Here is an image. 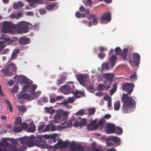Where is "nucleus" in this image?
Returning <instances> with one entry per match:
<instances>
[{"label": "nucleus", "mask_w": 151, "mask_h": 151, "mask_svg": "<svg viewBox=\"0 0 151 151\" xmlns=\"http://www.w3.org/2000/svg\"><path fill=\"white\" fill-rule=\"evenodd\" d=\"M134 85L132 83L125 82L122 86V90L127 93V94L124 93L122 98V101L123 104L122 109L125 113H130L133 111L136 107L135 100L132 99V97H129L128 94L130 95L133 91Z\"/></svg>", "instance_id": "1"}, {"label": "nucleus", "mask_w": 151, "mask_h": 151, "mask_svg": "<svg viewBox=\"0 0 151 151\" xmlns=\"http://www.w3.org/2000/svg\"><path fill=\"white\" fill-rule=\"evenodd\" d=\"M75 87L74 85H65L61 86L60 88L62 91L66 92L69 93H73L74 96L76 99L81 98L82 96L84 97L85 95L84 94V92L81 91H77L74 92V90Z\"/></svg>", "instance_id": "2"}, {"label": "nucleus", "mask_w": 151, "mask_h": 151, "mask_svg": "<svg viewBox=\"0 0 151 151\" xmlns=\"http://www.w3.org/2000/svg\"><path fill=\"white\" fill-rule=\"evenodd\" d=\"M31 26V29L34 30H38L39 27V24L36 23L32 25L30 23L22 21L19 22V34H24L28 32L29 27Z\"/></svg>", "instance_id": "3"}, {"label": "nucleus", "mask_w": 151, "mask_h": 151, "mask_svg": "<svg viewBox=\"0 0 151 151\" xmlns=\"http://www.w3.org/2000/svg\"><path fill=\"white\" fill-rule=\"evenodd\" d=\"M16 29V26L10 22H5L3 23L2 32L3 33H12Z\"/></svg>", "instance_id": "4"}, {"label": "nucleus", "mask_w": 151, "mask_h": 151, "mask_svg": "<svg viewBox=\"0 0 151 151\" xmlns=\"http://www.w3.org/2000/svg\"><path fill=\"white\" fill-rule=\"evenodd\" d=\"M35 139L34 136L31 135L29 137H24L19 138V141H21V144H26L28 147H31L34 145Z\"/></svg>", "instance_id": "5"}, {"label": "nucleus", "mask_w": 151, "mask_h": 151, "mask_svg": "<svg viewBox=\"0 0 151 151\" xmlns=\"http://www.w3.org/2000/svg\"><path fill=\"white\" fill-rule=\"evenodd\" d=\"M36 144L41 148H51L52 147V146H48V145H46V140L40 135L37 137V139L35 140Z\"/></svg>", "instance_id": "6"}, {"label": "nucleus", "mask_w": 151, "mask_h": 151, "mask_svg": "<svg viewBox=\"0 0 151 151\" xmlns=\"http://www.w3.org/2000/svg\"><path fill=\"white\" fill-rule=\"evenodd\" d=\"M104 78L106 79L104 83L107 85V89H109L110 87L112 81L114 77V75L111 73H106L104 74Z\"/></svg>", "instance_id": "7"}, {"label": "nucleus", "mask_w": 151, "mask_h": 151, "mask_svg": "<svg viewBox=\"0 0 151 151\" xmlns=\"http://www.w3.org/2000/svg\"><path fill=\"white\" fill-rule=\"evenodd\" d=\"M133 61L130 60L129 61V63L132 66L135 67L139 64L140 61V56L138 54L135 53L133 55Z\"/></svg>", "instance_id": "8"}, {"label": "nucleus", "mask_w": 151, "mask_h": 151, "mask_svg": "<svg viewBox=\"0 0 151 151\" xmlns=\"http://www.w3.org/2000/svg\"><path fill=\"white\" fill-rule=\"evenodd\" d=\"M87 76L86 75L83 74H79L77 76V79L80 84L85 86L86 82L87 81Z\"/></svg>", "instance_id": "9"}, {"label": "nucleus", "mask_w": 151, "mask_h": 151, "mask_svg": "<svg viewBox=\"0 0 151 151\" xmlns=\"http://www.w3.org/2000/svg\"><path fill=\"white\" fill-rule=\"evenodd\" d=\"M101 17L100 22L102 23L105 21L109 22L111 19V14L109 12L103 14Z\"/></svg>", "instance_id": "10"}, {"label": "nucleus", "mask_w": 151, "mask_h": 151, "mask_svg": "<svg viewBox=\"0 0 151 151\" xmlns=\"http://www.w3.org/2000/svg\"><path fill=\"white\" fill-rule=\"evenodd\" d=\"M19 93V99H23L24 100L30 101L34 99V98L29 93Z\"/></svg>", "instance_id": "11"}, {"label": "nucleus", "mask_w": 151, "mask_h": 151, "mask_svg": "<svg viewBox=\"0 0 151 151\" xmlns=\"http://www.w3.org/2000/svg\"><path fill=\"white\" fill-rule=\"evenodd\" d=\"M115 129V126L113 124H109L106 126L105 130L107 134H109L114 133Z\"/></svg>", "instance_id": "12"}, {"label": "nucleus", "mask_w": 151, "mask_h": 151, "mask_svg": "<svg viewBox=\"0 0 151 151\" xmlns=\"http://www.w3.org/2000/svg\"><path fill=\"white\" fill-rule=\"evenodd\" d=\"M2 144L3 145H5L6 143H8V141H9L10 142L15 145H17L18 144V142L17 140L14 138H2Z\"/></svg>", "instance_id": "13"}, {"label": "nucleus", "mask_w": 151, "mask_h": 151, "mask_svg": "<svg viewBox=\"0 0 151 151\" xmlns=\"http://www.w3.org/2000/svg\"><path fill=\"white\" fill-rule=\"evenodd\" d=\"M6 67L9 70H10L11 72H12L13 74H16L17 71V67L15 64L12 63H9Z\"/></svg>", "instance_id": "14"}, {"label": "nucleus", "mask_w": 151, "mask_h": 151, "mask_svg": "<svg viewBox=\"0 0 151 151\" xmlns=\"http://www.w3.org/2000/svg\"><path fill=\"white\" fill-rule=\"evenodd\" d=\"M87 124L86 120L85 119H83L81 122L76 121L74 124V126L75 127H82L83 126H85Z\"/></svg>", "instance_id": "15"}, {"label": "nucleus", "mask_w": 151, "mask_h": 151, "mask_svg": "<svg viewBox=\"0 0 151 151\" xmlns=\"http://www.w3.org/2000/svg\"><path fill=\"white\" fill-rule=\"evenodd\" d=\"M30 40L28 37L24 36L19 38V44L26 45L30 43Z\"/></svg>", "instance_id": "16"}, {"label": "nucleus", "mask_w": 151, "mask_h": 151, "mask_svg": "<svg viewBox=\"0 0 151 151\" xmlns=\"http://www.w3.org/2000/svg\"><path fill=\"white\" fill-rule=\"evenodd\" d=\"M58 3L57 2H52L47 4L45 6L46 8L48 10H51L55 7L57 9Z\"/></svg>", "instance_id": "17"}, {"label": "nucleus", "mask_w": 151, "mask_h": 151, "mask_svg": "<svg viewBox=\"0 0 151 151\" xmlns=\"http://www.w3.org/2000/svg\"><path fill=\"white\" fill-rule=\"evenodd\" d=\"M5 145H3L8 148V151H18L17 147L14 145L10 144L9 143H6Z\"/></svg>", "instance_id": "18"}, {"label": "nucleus", "mask_w": 151, "mask_h": 151, "mask_svg": "<svg viewBox=\"0 0 151 151\" xmlns=\"http://www.w3.org/2000/svg\"><path fill=\"white\" fill-rule=\"evenodd\" d=\"M99 127L98 124H96L95 125L90 123L87 125V129L88 130L93 131L96 130Z\"/></svg>", "instance_id": "19"}, {"label": "nucleus", "mask_w": 151, "mask_h": 151, "mask_svg": "<svg viewBox=\"0 0 151 151\" xmlns=\"http://www.w3.org/2000/svg\"><path fill=\"white\" fill-rule=\"evenodd\" d=\"M110 139L112 142H114L116 146L120 145L121 144V139L118 137H111Z\"/></svg>", "instance_id": "20"}, {"label": "nucleus", "mask_w": 151, "mask_h": 151, "mask_svg": "<svg viewBox=\"0 0 151 151\" xmlns=\"http://www.w3.org/2000/svg\"><path fill=\"white\" fill-rule=\"evenodd\" d=\"M14 132L16 133L19 132V116L17 117L15 119L14 127Z\"/></svg>", "instance_id": "21"}, {"label": "nucleus", "mask_w": 151, "mask_h": 151, "mask_svg": "<svg viewBox=\"0 0 151 151\" xmlns=\"http://www.w3.org/2000/svg\"><path fill=\"white\" fill-rule=\"evenodd\" d=\"M58 144L60 145V148L65 149L69 145L68 141H63L61 140L58 141Z\"/></svg>", "instance_id": "22"}, {"label": "nucleus", "mask_w": 151, "mask_h": 151, "mask_svg": "<svg viewBox=\"0 0 151 151\" xmlns=\"http://www.w3.org/2000/svg\"><path fill=\"white\" fill-rule=\"evenodd\" d=\"M1 71L5 76L10 77L12 76L13 75L12 73V72H11L10 70H9L8 68H7L6 66L5 68L2 69Z\"/></svg>", "instance_id": "23"}, {"label": "nucleus", "mask_w": 151, "mask_h": 151, "mask_svg": "<svg viewBox=\"0 0 151 151\" xmlns=\"http://www.w3.org/2000/svg\"><path fill=\"white\" fill-rule=\"evenodd\" d=\"M1 38L2 40L0 41V44H2L4 45L5 42L9 41L10 40L9 37H8L6 34L2 35Z\"/></svg>", "instance_id": "24"}, {"label": "nucleus", "mask_w": 151, "mask_h": 151, "mask_svg": "<svg viewBox=\"0 0 151 151\" xmlns=\"http://www.w3.org/2000/svg\"><path fill=\"white\" fill-rule=\"evenodd\" d=\"M26 85H24L23 86L22 92L26 91L31 93L30 85L31 83L29 82L28 83H26Z\"/></svg>", "instance_id": "25"}, {"label": "nucleus", "mask_w": 151, "mask_h": 151, "mask_svg": "<svg viewBox=\"0 0 151 151\" xmlns=\"http://www.w3.org/2000/svg\"><path fill=\"white\" fill-rule=\"evenodd\" d=\"M23 84L28 83L29 82L28 81V78L25 76L22 75H19V82Z\"/></svg>", "instance_id": "26"}, {"label": "nucleus", "mask_w": 151, "mask_h": 151, "mask_svg": "<svg viewBox=\"0 0 151 151\" xmlns=\"http://www.w3.org/2000/svg\"><path fill=\"white\" fill-rule=\"evenodd\" d=\"M116 56L114 55H112L109 58L110 63L111 64V66L113 68L116 64Z\"/></svg>", "instance_id": "27"}, {"label": "nucleus", "mask_w": 151, "mask_h": 151, "mask_svg": "<svg viewBox=\"0 0 151 151\" xmlns=\"http://www.w3.org/2000/svg\"><path fill=\"white\" fill-rule=\"evenodd\" d=\"M54 119L55 123L61 122L63 120V119L62 118V116L59 114L55 116Z\"/></svg>", "instance_id": "28"}, {"label": "nucleus", "mask_w": 151, "mask_h": 151, "mask_svg": "<svg viewBox=\"0 0 151 151\" xmlns=\"http://www.w3.org/2000/svg\"><path fill=\"white\" fill-rule=\"evenodd\" d=\"M67 77L66 76H61L57 80V81L56 84L58 85H60L63 83V82L65 81Z\"/></svg>", "instance_id": "29"}, {"label": "nucleus", "mask_w": 151, "mask_h": 151, "mask_svg": "<svg viewBox=\"0 0 151 151\" xmlns=\"http://www.w3.org/2000/svg\"><path fill=\"white\" fill-rule=\"evenodd\" d=\"M30 3V5L31 6H35V4L40 3L41 0H28Z\"/></svg>", "instance_id": "30"}, {"label": "nucleus", "mask_w": 151, "mask_h": 151, "mask_svg": "<svg viewBox=\"0 0 151 151\" xmlns=\"http://www.w3.org/2000/svg\"><path fill=\"white\" fill-rule=\"evenodd\" d=\"M128 52V49L127 48L123 49V52L122 55V58L124 60L127 59V53Z\"/></svg>", "instance_id": "31"}, {"label": "nucleus", "mask_w": 151, "mask_h": 151, "mask_svg": "<svg viewBox=\"0 0 151 151\" xmlns=\"http://www.w3.org/2000/svg\"><path fill=\"white\" fill-rule=\"evenodd\" d=\"M4 100L5 101V103L8 108L9 111H13V109L11 103L9 100L6 99H5Z\"/></svg>", "instance_id": "32"}, {"label": "nucleus", "mask_w": 151, "mask_h": 151, "mask_svg": "<svg viewBox=\"0 0 151 151\" xmlns=\"http://www.w3.org/2000/svg\"><path fill=\"white\" fill-rule=\"evenodd\" d=\"M19 52V50H14L11 55V60H14L17 57V54Z\"/></svg>", "instance_id": "33"}, {"label": "nucleus", "mask_w": 151, "mask_h": 151, "mask_svg": "<svg viewBox=\"0 0 151 151\" xmlns=\"http://www.w3.org/2000/svg\"><path fill=\"white\" fill-rule=\"evenodd\" d=\"M114 109L115 110L117 111L119 110L120 109V104L119 101H115L114 104Z\"/></svg>", "instance_id": "34"}, {"label": "nucleus", "mask_w": 151, "mask_h": 151, "mask_svg": "<svg viewBox=\"0 0 151 151\" xmlns=\"http://www.w3.org/2000/svg\"><path fill=\"white\" fill-rule=\"evenodd\" d=\"M10 17L13 18H16L17 19H19V12H13L9 16Z\"/></svg>", "instance_id": "35"}, {"label": "nucleus", "mask_w": 151, "mask_h": 151, "mask_svg": "<svg viewBox=\"0 0 151 151\" xmlns=\"http://www.w3.org/2000/svg\"><path fill=\"white\" fill-rule=\"evenodd\" d=\"M77 146L76 142L74 141L70 142V148L73 151L76 150Z\"/></svg>", "instance_id": "36"}, {"label": "nucleus", "mask_w": 151, "mask_h": 151, "mask_svg": "<svg viewBox=\"0 0 151 151\" xmlns=\"http://www.w3.org/2000/svg\"><path fill=\"white\" fill-rule=\"evenodd\" d=\"M20 125V127H19V132L22 131L21 128L24 129H27L28 127V125L24 122L21 124Z\"/></svg>", "instance_id": "37"}, {"label": "nucleus", "mask_w": 151, "mask_h": 151, "mask_svg": "<svg viewBox=\"0 0 151 151\" xmlns=\"http://www.w3.org/2000/svg\"><path fill=\"white\" fill-rule=\"evenodd\" d=\"M36 127L34 125H30L27 129V131L30 132H34L35 130Z\"/></svg>", "instance_id": "38"}, {"label": "nucleus", "mask_w": 151, "mask_h": 151, "mask_svg": "<svg viewBox=\"0 0 151 151\" xmlns=\"http://www.w3.org/2000/svg\"><path fill=\"white\" fill-rule=\"evenodd\" d=\"M37 88V86L35 84H33L31 86L30 85L31 94H33V92H34L35 90Z\"/></svg>", "instance_id": "39"}, {"label": "nucleus", "mask_w": 151, "mask_h": 151, "mask_svg": "<svg viewBox=\"0 0 151 151\" xmlns=\"http://www.w3.org/2000/svg\"><path fill=\"white\" fill-rule=\"evenodd\" d=\"M98 89L100 91H104V90L107 89V86L103 84L99 85L98 86Z\"/></svg>", "instance_id": "40"}, {"label": "nucleus", "mask_w": 151, "mask_h": 151, "mask_svg": "<svg viewBox=\"0 0 151 151\" xmlns=\"http://www.w3.org/2000/svg\"><path fill=\"white\" fill-rule=\"evenodd\" d=\"M27 109L26 106L25 105H22L21 106H19V112H22V115L23 113L25 112Z\"/></svg>", "instance_id": "41"}, {"label": "nucleus", "mask_w": 151, "mask_h": 151, "mask_svg": "<svg viewBox=\"0 0 151 151\" xmlns=\"http://www.w3.org/2000/svg\"><path fill=\"white\" fill-rule=\"evenodd\" d=\"M114 51L116 55H119L122 52V50L119 47H116Z\"/></svg>", "instance_id": "42"}, {"label": "nucleus", "mask_w": 151, "mask_h": 151, "mask_svg": "<svg viewBox=\"0 0 151 151\" xmlns=\"http://www.w3.org/2000/svg\"><path fill=\"white\" fill-rule=\"evenodd\" d=\"M115 130V133L118 135H121L122 133V128L118 127Z\"/></svg>", "instance_id": "43"}, {"label": "nucleus", "mask_w": 151, "mask_h": 151, "mask_svg": "<svg viewBox=\"0 0 151 151\" xmlns=\"http://www.w3.org/2000/svg\"><path fill=\"white\" fill-rule=\"evenodd\" d=\"M41 91H37L36 92H33V94H32L34 96L33 97L35 98V97L37 98L40 95Z\"/></svg>", "instance_id": "44"}, {"label": "nucleus", "mask_w": 151, "mask_h": 151, "mask_svg": "<svg viewBox=\"0 0 151 151\" xmlns=\"http://www.w3.org/2000/svg\"><path fill=\"white\" fill-rule=\"evenodd\" d=\"M89 115H93L95 113L96 110L94 108H90L88 109Z\"/></svg>", "instance_id": "45"}, {"label": "nucleus", "mask_w": 151, "mask_h": 151, "mask_svg": "<svg viewBox=\"0 0 151 151\" xmlns=\"http://www.w3.org/2000/svg\"><path fill=\"white\" fill-rule=\"evenodd\" d=\"M45 109L46 111L51 114H53L55 111L54 110H51L50 108L48 107H45Z\"/></svg>", "instance_id": "46"}, {"label": "nucleus", "mask_w": 151, "mask_h": 151, "mask_svg": "<svg viewBox=\"0 0 151 151\" xmlns=\"http://www.w3.org/2000/svg\"><path fill=\"white\" fill-rule=\"evenodd\" d=\"M85 110H83L82 109L79 110L76 113V115H83L84 114H85Z\"/></svg>", "instance_id": "47"}, {"label": "nucleus", "mask_w": 151, "mask_h": 151, "mask_svg": "<svg viewBox=\"0 0 151 151\" xmlns=\"http://www.w3.org/2000/svg\"><path fill=\"white\" fill-rule=\"evenodd\" d=\"M68 101L69 103H73L75 100V99L73 97H69L67 98Z\"/></svg>", "instance_id": "48"}, {"label": "nucleus", "mask_w": 151, "mask_h": 151, "mask_svg": "<svg viewBox=\"0 0 151 151\" xmlns=\"http://www.w3.org/2000/svg\"><path fill=\"white\" fill-rule=\"evenodd\" d=\"M106 55V54L103 52H101L98 55L99 58L101 59H104Z\"/></svg>", "instance_id": "49"}, {"label": "nucleus", "mask_w": 151, "mask_h": 151, "mask_svg": "<svg viewBox=\"0 0 151 151\" xmlns=\"http://www.w3.org/2000/svg\"><path fill=\"white\" fill-rule=\"evenodd\" d=\"M51 127L49 125H47L46 127L42 131V132H45L50 131Z\"/></svg>", "instance_id": "50"}, {"label": "nucleus", "mask_w": 151, "mask_h": 151, "mask_svg": "<svg viewBox=\"0 0 151 151\" xmlns=\"http://www.w3.org/2000/svg\"><path fill=\"white\" fill-rule=\"evenodd\" d=\"M18 90V86H15L12 88V92L14 93L17 92Z\"/></svg>", "instance_id": "51"}, {"label": "nucleus", "mask_w": 151, "mask_h": 151, "mask_svg": "<svg viewBox=\"0 0 151 151\" xmlns=\"http://www.w3.org/2000/svg\"><path fill=\"white\" fill-rule=\"evenodd\" d=\"M137 76L134 74H133L130 76V80L131 81H135L137 78Z\"/></svg>", "instance_id": "52"}, {"label": "nucleus", "mask_w": 151, "mask_h": 151, "mask_svg": "<svg viewBox=\"0 0 151 151\" xmlns=\"http://www.w3.org/2000/svg\"><path fill=\"white\" fill-rule=\"evenodd\" d=\"M76 150L78 151H83V148L82 146L78 145L76 146Z\"/></svg>", "instance_id": "53"}, {"label": "nucleus", "mask_w": 151, "mask_h": 151, "mask_svg": "<svg viewBox=\"0 0 151 151\" xmlns=\"http://www.w3.org/2000/svg\"><path fill=\"white\" fill-rule=\"evenodd\" d=\"M13 6V8L14 9H18L19 8V2L17 3L14 4Z\"/></svg>", "instance_id": "54"}, {"label": "nucleus", "mask_w": 151, "mask_h": 151, "mask_svg": "<svg viewBox=\"0 0 151 151\" xmlns=\"http://www.w3.org/2000/svg\"><path fill=\"white\" fill-rule=\"evenodd\" d=\"M39 12L40 14L41 15H43L46 12V10L43 9H40L39 10Z\"/></svg>", "instance_id": "55"}, {"label": "nucleus", "mask_w": 151, "mask_h": 151, "mask_svg": "<svg viewBox=\"0 0 151 151\" xmlns=\"http://www.w3.org/2000/svg\"><path fill=\"white\" fill-rule=\"evenodd\" d=\"M45 124H42L40 125L38 127L37 130L39 132H40L41 130H43V129L44 127Z\"/></svg>", "instance_id": "56"}, {"label": "nucleus", "mask_w": 151, "mask_h": 151, "mask_svg": "<svg viewBox=\"0 0 151 151\" xmlns=\"http://www.w3.org/2000/svg\"><path fill=\"white\" fill-rule=\"evenodd\" d=\"M14 78L15 79V83L18 84L19 83V76L18 75H15Z\"/></svg>", "instance_id": "57"}, {"label": "nucleus", "mask_w": 151, "mask_h": 151, "mask_svg": "<svg viewBox=\"0 0 151 151\" xmlns=\"http://www.w3.org/2000/svg\"><path fill=\"white\" fill-rule=\"evenodd\" d=\"M57 136L56 134H50V139H52L55 138Z\"/></svg>", "instance_id": "58"}, {"label": "nucleus", "mask_w": 151, "mask_h": 151, "mask_svg": "<svg viewBox=\"0 0 151 151\" xmlns=\"http://www.w3.org/2000/svg\"><path fill=\"white\" fill-rule=\"evenodd\" d=\"M98 17H97L96 18H94V20H93V24L94 25H97L98 23Z\"/></svg>", "instance_id": "59"}, {"label": "nucleus", "mask_w": 151, "mask_h": 151, "mask_svg": "<svg viewBox=\"0 0 151 151\" xmlns=\"http://www.w3.org/2000/svg\"><path fill=\"white\" fill-rule=\"evenodd\" d=\"M104 99L105 100L108 101H109L111 100V97H109V96H106L104 97Z\"/></svg>", "instance_id": "60"}, {"label": "nucleus", "mask_w": 151, "mask_h": 151, "mask_svg": "<svg viewBox=\"0 0 151 151\" xmlns=\"http://www.w3.org/2000/svg\"><path fill=\"white\" fill-rule=\"evenodd\" d=\"M104 122L105 120L103 119H102L99 121V123H98L97 124H98L99 126V125H102L104 124Z\"/></svg>", "instance_id": "61"}, {"label": "nucleus", "mask_w": 151, "mask_h": 151, "mask_svg": "<svg viewBox=\"0 0 151 151\" xmlns=\"http://www.w3.org/2000/svg\"><path fill=\"white\" fill-rule=\"evenodd\" d=\"M76 16L78 18H80L81 17V13L78 11H77L75 13Z\"/></svg>", "instance_id": "62"}, {"label": "nucleus", "mask_w": 151, "mask_h": 151, "mask_svg": "<svg viewBox=\"0 0 151 151\" xmlns=\"http://www.w3.org/2000/svg\"><path fill=\"white\" fill-rule=\"evenodd\" d=\"M103 67L104 68L108 70L109 68V65L108 63H104L103 65Z\"/></svg>", "instance_id": "63"}, {"label": "nucleus", "mask_w": 151, "mask_h": 151, "mask_svg": "<svg viewBox=\"0 0 151 151\" xmlns=\"http://www.w3.org/2000/svg\"><path fill=\"white\" fill-rule=\"evenodd\" d=\"M26 148V147L24 145H23L22 147L20 146V147H19V151H25Z\"/></svg>", "instance_id": "64"}]
</instances>
